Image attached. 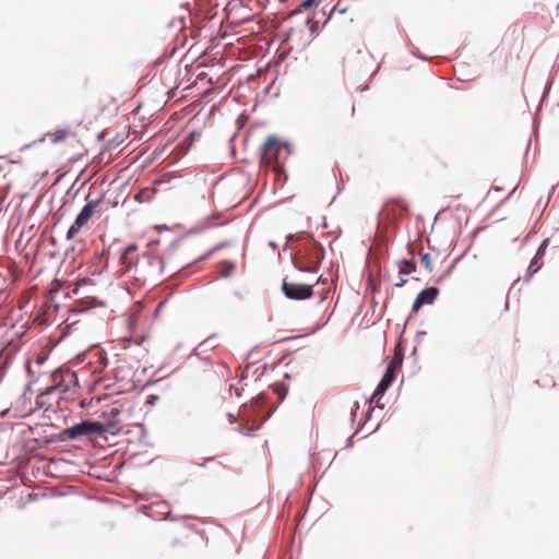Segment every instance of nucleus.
<instances>
[{"label": "nucleus", "instance_id": "f257e3e1", "mask_svg": "<svg viewBox=\"0 0 559 559\" xmlns=\"http://www.w3.org/2000/svg\"><path fill=\"white\" fill-rule=\"evenodd\" d=\"M288 155V145L281 143L276 136L270 135L263 144L261 163L272 167L274 171L281 173Z\"/></svg>", "mask_w": 559, "mask_h": 559}, {"label": "nucleus", "instance_id": "f03ea898", "mask_svg": "<svg viewBox=\"0 0 559 559\" xmlns=\"http://www.w3.org/2000/svg\"><path fill=\"white\" fill-rule=\"evenodd\" d=\"M106 428L103 424L98 421H90L84 420L80 424H76L70 428L63 429L60 431L57 436V440L64 442L70 440H75L84 436H92V435H103L106 432Z\"/></svg>", "mask_w": 559, "mask_h": 559}, {"label": "nucleus", "instance_id": "7ed1b4c3", "mask_svg": "<svg viewBox=\"0 0 559 559\" xmlns=\"http://www.w3.org/2000/svg\"><path fill=\"white\" fill-rule=\"evenodd\" d=\"M400 365H401V360L397 361L395 359H392L390 361V364L386 367L383 378L379 382L377 389L374 390V392L370 399V404H374V406L383 408V405L380 404L381 399L383 397L386 389L392 384V382L395 378V371Z\"/></svg>", "mask_w": 559, "mask_h": 559}, {"label": "nucleus", "instance_id": "20e7f679", "mask_svg": "<svg viewBox=\"0 0 559 559\" xmlns=\"http://www.w3.org/2000/svg\"><path fill=\"white\" fill-rule=\"evenodd\" d=\"M99 200L97 201H90L87 202L82 211L76 216L74 223L70 226V228L67 231L66 238L68 240L74 239L78 234L80 233L81 228L91 219V217L94 215L96 207L99 204Z\"/></svg>", "mask_w": 559, "mask_h": 559}, {"label": "nucleus", "instance_id": "39448f33", "mask_svg": "<svg viewBox=\"0 0 559 559\" xmlns=\"http://www.w3.org/2000/svg\"><path fill=\"white\" fill-rule=\"evenodd\" d=\"M120 262L124 269V273L131 272L134 270V274L131 275V280H139V276L143 275L142 272H139V254L138 247L135 245L128 246L120 257Z\"/></svg>", "mask_w": 559, "mask_h": 559}, {"label": "nucleus", "instance_id": "423d86ee", "mask_svg": "<svg viewBox=\"0 0 559 559\" xmlns=\"http://www.w3.org/2000/svg\"><path fill=\"white\" fill-rule=\"evenodd\" d=\"M282 290L286 297L296 300L307 299L312 296V287L310 285L297 282H283Z\"/></svg>", "mask_w": 559, "mask_h": 559}, {"label": "nucleus", "instance_id": "0eeeda50", "mask_svg": "<svg viewBox=\"0 0 559 559\" xmlns=\"http://www.w3.org/2000/svg\"><path fill=\"white\" fill-rule=\"evenodd\" d=\"M320 261V251L317 248H313L310 252L309 261H304L302 257L297 255L294 259L295 265L301 270L307 272H314L318 269Z\"/></svg>", "mask_w": 559, "mask_h": 559}, {"label": "nucleus", "instance_id": "6e6552de", "mask_svg": "<svg viewBox=\"0 0 559 559\" xmlns=\"http://www.w3.org/2000/svg\"><path fill=\"white\" fill-rule=\"evenodd\" d=\"M439 294L438 288L429 287L421 290L416 297L412 310L417 312L423 306L431 305Z\"/></svg>", "mask_w": 559, "mask_h": 559}, {"label": "nucleus", "instance_id": "1a4fd4ad", "mask_svg": "<svg viewBox=\"0 0 559 559\" xmlns=\"http://www.w3.org/2000/svg\"><path fill=\"white\" fill-rule=\"evenodd\" d=\"M383 211H385L388 213V215H392L393 217H399L407 212V205L403 200L394 199V200L389 201L384 205Z\"/></svg>", "mask_w": 559, "mask_h": 559}, {"label": "nucleus", "instance_id": "9d476101", "mask_svg": "<svg viewBox=\"0 0 559 559\" xmlns=\"http://www.w3.org/2000/svg\"><path fill=\"white\" fill-rule=\"evenodd\" d=\"M547 246H548V239H545L542 242V245L539 246L537 253L535 254V257L531 261V264L528 266V274H530V276L534 275L540 269L542 264L539 263V259L544 254V251H545Z\"/></svg>", "mask_w": 559, "mask_h": 559}, {"label": "nucleus", "instance_id": "9b49d317", "mask_svg": "<svg viewBox=\"0 0 559 559\" xmlns=\"http://www.w3.org/2000/svg\"><path fill=\"white\" fill-rule=\"evenodd\" d=\"M438 260V254L423 253L419 255V265L428 273H431Z\"/></svg>", "mask_w": 559, "mask_h": 559}, {"label": "nucleus", "instance_id": "f8f14e48", "mask_svg": "<svg viewBox=\"0 0 559 559\" xmlns=\"http://www.w3.org/2000/svg\"><path fill=\"white\" fill-rule=\"evenodd\" d=\"M66 378H67V384L66 385H63L62 383H58V384H56L53 386H50L47 392L48 393H52L55 391L66 392V391H68L70 389V386H73V388L76 386V376H75V373L68 372L66 374Z\"/></svg>", "mask_w": 559, "mask_h": 559}, {"label": "nucleus", "instance_id": "ddd939ff", "mask_svg": "<svg viewBox=\"0 0 559 559\" xmlns=\"http://www.w3.org/2000/svg\"><path fill=\"white\" fill-rule=\"evenodd\" d=\"M156 194V190L152 187H146V188H143L141 189L135 195H134V199L135 201L140 202V203H144V202H150L153 200V198L155 197Z\"/></svg>", "mask_w": 559, "mask_h": 559}, {"label": "nucleus", "instance_id": "4468645a", "mask_svg": "<svg viewBox=\"0 0 559 559\" xmlns=\"http://www.w3.org/2000/svg\"><path fill=\"white\" fill-rule=\"evenodd\" d=\"M236 264L229 261H223L217 266V272L222 277H229L235 274Z\"/></svg>", "mask_w": 559, "mask_h": 559}, {"label": "nucleus", "instance_id": "2eb2a0df", "mask_svg": "<svg viewBox=\"0 0 559 559\" xmlns=\"http://www.w3.org/2000/svg\"><path fill=\"white\" fill-rule=\"evenodd\" d=\"M320 4V0H304L294 11L290 12V16L300 13L302 10L316 9Z\"/></svg>", "mask_w": 559, "mask_h": 559}, {"label": "nucleus", "instance_id": "dca6fc26", "mask_svg": "<svg viewBox=\"0 0 559 559\" xmlns=\"http://www.w3.org/2000/svg\"><path fill=\"white\" fill-rule=\"evenodd\" d=\"M104 415L109 416L112 419L108 423L109 428L106 429L107 431L115 429L120 424V420L118 419V416L120 415V409L118 407H111L109 412L105 413Z\"/></svg>", "mask_w": 559, "mask_h": 559}, {"label": "nucleus", "instance_id": "f3484780", "mask_svg": "<svg viewBox=\"0 0 559 559\" xmlns=\"http://www.w3.org/2000/svg\"><path fill=\"white\" fill-rule=\"evenodd\" d=\"M400 274L409 275L416 270V264L409 260H402L399 262Z\"/></svg>", "mask_w": 559, "mask_h": 559}, {"label": "nucleus", "instance_id": "a211bd4d", "mask_svg": "<svg viewBox=\"0 0 559 559\" xmlns=\"http://www.w3.org/2000/svg\"><path fill=\"white\" fill-rule=\"evenodd\" d=\"M69 135L68 130H57L55 132L48 133L47 136L52 143H59L64 141Z\"/></svg>", "mask_w": 559, "mask_h": 559}, {"label": "nucleus", "instance_id": "6ab92c4d", "mask_svg": "<svg viewBox=\"0 0 559 559\" xmlns=\"http://www.w3.org/2000/svg\"><path fill=\"white\" fill-rule=\"evenodd\" d=\"M64 283L66 282H53L55 285L48 289L49 299H53V296L62 288Z\"/></svg>", "mask_w": 559, "mask_h": 559}, {"label": "nucleus", "instance_id": "aec40b11", "mask_svg": "<svg viewBox=\"0 0 559 559\" xmlns=\"http://www.w3.org/2000/svg\"><path fill=\"white\" fill-rule=\"evenodd\" d=\"M13 165L12 160H2L0 162V174L4 171H10L11 166Z\"/></svg>", "mask_w": 559, "mask_h": 559}, {"label": "nucleus", "instance_id": "412c9836", "mask_svg": "<svg viewBox=\"0 0 559 559\" xmlns=\"http://www.w3.org/2000/svg\"><path fill=\"white\" fill-rule=\"evenodd\" d=\"M199 136H200V134H199L198 132L193 131V132H191V133L189 134V136L186 139V141H187L188 139H190V143H189V144H191V143H192V141H194V139H198Z\"/></svg>", "mask_w": 559, "mask_h": 559}, {"label": "nucleus", "instance_id": "4be33fe9", "mask_svg": "<svg viewBox=\"0 0 559 559\" xmlns=\"http://www.w3.org/2000/svg\"><path fill=\"white\" fill-rule=\"evenodd\" d=\"M7 272H10L9 267L8 266H4V265H0V277H5L7 276Z\"/></svg>", "mask_w": 559, "mask_h": 559}, {"label": "nucleus", "instance_id": "5701e85b", "mask_svg": "<svg viewBox=\"0 0 559 559\" xmlns=\"http://www.w3.org/2000/svg\"><path fill=\"white\" fill-rule=\"evenodd\" d=\"M368 289H370L372 293L377 290V282L370 281L368 282Z\"/></svg>", "mask_w": 559, "mask_h": 559}, {"label": "nucleus", "instance_id": "b1692460", "mask_svg": "<svg viewBox=\"0 0 559 559\" xmlns=\"http://www.w3.org/2000/svg\"><path fill=\"white\" fill-rule=\"evenodd\" d=\"M78 283H79V282H74V283H73V288H72L73 294H76V293H78Z\"/></svg>", "mask_w": 559, "mask_h": 559}, {"label": "nucleus", "instance_id": "393cba45", "mask_svg": "<svg viewBox=\"0 0 559 559\" xmlns=\"http://www.w3.org/2000/svg\"><path fill=\"white\" fill-rule=\"evenodd\" d=\"M340 5H341V3H340V2H337V4L334 7V10H340L341 12H343L344 10H343V9H340Z\"/></svg>", "mask_w": 559, "mask_h": 559}, {"label": "nucleus", "instance_id": "a878e982", "mask_svg": "<svg viewBox=\"0 0 559 559\" xmlns=\"http://www.w3.org/2000/svg\"><path fill=\"white\" fill-rule=\"evenodd\" d=\"M404 284H405V282H404V281H401V282H397V283H396V286H397V287H402Z\"/></svg>", "mask_w": 559, "mask_h": 559}]
</instances>
